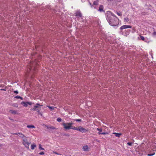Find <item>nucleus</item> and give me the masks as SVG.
<instances>
[{"label": "nucleus", "mask_w": 156, "mask_h": 156, "mask_svg": "<svg viewBox=\"0 0 156 156\" xmlns=\"http://www.w3.org/2000/svg\"><path fill=\"white\" fill-rule=\"evenodd\" d=\"M83 150L84 151H88V147L87 146H84L83 147Z\"/></svg>", "instance_id": "9d476101"}, {"label": "nucleus", "mask_w": 156, "mask_h": 156, "mask_svg": "<svg viewBox=\"0 0 156 156\" xmlns=\"http://www.w3.org/2000/svg\"><path fill=\"white\" fill-rule=\"evenodd\" d=\"M73 124V122L63 123L62 125L63 126V127L65 130H68L71 129V126Z\"/></svg>", "instance_id": "f03ea898"}, {"label": "nucleus", "mask_w": 156, "mask_h": 156, "mask_svg": "<svg viewBox=\"0 0 156 156\" xmlns=\"http://www.w3.org/2000/svg\"><path fill=\"white\" fill-rule=\"evenodd\" d=\"M41 106H42V105H41L40 104L38 103H37L34 106V107L36 108H39Z\"/></svg>", "instance_id": "ddd939ff"}, {"label": "nucleus", "mask_w": 156, "mask_h": 156, "mask_svg": "<svg viewBox=\"0 0 156 156\" xmlns=\"http://www.w3.org/2000/svg\"><path fill=\"white\" fill-rule=\"evenodd\" d=\"M83 0H81V1H82V2H83Z\"/></svg>", "instance_id": "a18cd8bd"}, {"label": "nucleus", "mask_w": 156, "mask_h": 156, "mask_svg": "<svg viewBox=\"0 0 156 156\" xmlns=\"http://www.w3.org/2000/svg\"><path fill=\"white\" fill-rule=\"evenodd\" d=\"M105 16L107 21L112 26H116L119 24V19L111 11H107L105 14Z\"/></svg>", "instance_id": "f257e3e1"}, {"label": "nucleus", "mask_w": 156, "mask_h": 156, "mask_svg": "<svg viewBox=\"0 0 156 156\" xmlns=\"http://www.w3.org/2000/svg\"><path fill=\"white\" fill-rule=\"evenodd\" d=\"M39 154L40 155H44V152H40L39 153Z\"/></svg>", "instance_id": "e433bc0d"}, {"label": "nucleus", "mask_w": 156, "mask_h": 156, "mask_svg": "<svg viewBox=\"0 0 156 156\" xmlns=\"http://www.w3.org/2000/svg\"><path fill=\"white\" fill-rule=\"evenodd\" d=\"M97 1H98V0H96Z\"/></svg>", "instance_id": "09e8293b"}, {"label": "nucleus", "mask_w": 156, "mask_h": 156, "mask_svg": "<svg viewBox=\"0 0 156 156\" xmlns=\"http://www.w3.org/2000/svg\"><path fill=\"white\" fill-rule=\"evenodd\" d=\"M23 143L25 147H28L29 145L30 144V142H28L27 139V138H25L23 140Z\"/></svg>", "instance_id": "7ed1b4c3"}, {"label": "nucleus", "mask_w": 156, "mask_h": 156, "mask_svg": "<svg viewBox=\"0 0 156 156\" xmlns=\"http://www.w3.org/2000/svg\"><path fill=\"white\" fill-rule=\"evenodd\" d=\"M113 134H115V136L118 137H119L120 136L122 135V133H113Z\"/></svg>", "instance_id": "1a4fd4ad"}, {"label": "nucleus", "mask_w": 156, "mask_h": 156, "mask_svg": "<svg viewBox=\"0 0 156 156\" xmlns=\"http://www.w3.org/2000/svg\"><path fill=\"white\" fill-rule=\"evenodd\" d=\"M14 93H16V94H18V92L17 90H15L14 91Z\"/></svg>", "instance_id": "58836bf2"}, {"label": "nucleus", "mask_w": 156, "mask_h": 156, "mask_svg": "<svg viewBox=\"0 0 156 156\" xmlns=\"http://www.w3.org/2000/svg\"><path fill=\"white\" fill-rule=\"evenodd\" d=\"M7 89V87H5V88L4 89L2 88V89H0V90H1L6 91Z\"/></svg>", "instance_id": "a878e982"}, {"label": "nucleus", "mask_w": 156, "mask_h": 156, "mask_svg": "<svg viewBox=\"0 0 156 156\" xmlns=\"http://www.w3.org/2000/svg\"><path fill=\"white\" fill-rule=\"evenodd\" d=\"M78 131L82 133H85L87 131L86 129L81 127V126H80L79 127H78Z\"/></svg>", "instance_id": "423d86ee"}, {"label": "nucleus", "mask_w": 156, "mask_h": 156, "mask_svg": "<svg viewBox=\"0 0 156 156\" xmlns=\"http://www.w3.org/2000/svg\"><path fill=\"white\" fill-rule=\"evenodd\" d=\"M124 21L125 22H128L129 21L128 18L127 17L125 18L124 19Z\"/></svg>", "instance_id": "393cba45"}, {"label": "nucleus", "mask_w": 156, "mask_h": 156, "mask_svg": "<svg viewBox=\"0 0 156 156\" xmlns=\"http://www.w3.org/2000/svg\"><path fill=\"white\" fill-rule=\"evenodd\" d=\"M98 5V3L97 1H94V2L93 5L94 6L95 5Z\"/></svg>", "instance_id": "412c9836"}, {"label": "nucleus", "mask_w": 156, "mask_h": 156, "mask_svg": "<svg viewBox=\"0 0 156 156\" xmlns=\"http://www.w3.org/2000/svg\"><path fill=\"white\" fill-rule=\"evenodd\" d=\"M71 129H73L74 130H78V128H77L76 127H75V126H72V125L71 126Z\"/></svg>", "instance_id": "4468645a"}, {"label": "nucleus", "mask_w": 156, "mask_h": 156, "mask_svg": "<svg viewBox=\"0 0 156 156\" xmlns=\"http://www.w3.org/2000/svg\"><path fill=\"white\" fill-rule=\"evenodd\" d=\"M75 120L76 121L78 122H80L81 121V119H75Z\"/></svg>", "instance_id": "72a5a7b5"}, {"label": "nucleus", "mask_w": 156, "mask_h": 156, "mask_svg": "<svg viewBox=\"0 0 156 156\" xmlns=\"http://www.w3.org/2000/svg\"><path fill=\"white\" fill-rule=\"evenodd\" d=\"M153 36H155L156 35V31H154L153 33Z\"/></svg>", "instance_id": "4c0bfd02"}, {"label": "nucleus", "mask_w": 156, "mask_h": 156, "mask_svg": "<svg viewBox=\"0 0 156 156\" xmlns=\"http://www.w3.org/2000/svg\"><path fill=\"white\" fill-rule=\"evenodd\" d=\"M13 106L16 107H17L18 106V105L17 104H13Z\"/></svg>", "instance_id": "473e14b6"}, {"label": "nucleus", "mask_w": 156, "mask_h": 156, "mask_svg": "<svg viewBox=\"0 0 156 156\" xmlns=\"http://www.w3.org/2000/svg\"><path fill=\"white\" fill-rule=\"evenodd\" d=\"M36 110L35 111H36L37 112H40V109L38 108H37L36 109Z\"/></svg>", "instance_id": "ea45409f"}, {"label": "nucleus", "mask_w": 156, "mask_h": 156, "mask_svg": "<svg viewBox=\"0 0 156 156\" xmlns=\"http://www.w3.org/2000/svg\"><path fill=\"white\" fill-rule=\"evenodd\" d=\"M21 104L25 107H27L28 106V104L27 103V102L23 101L21 103Z\"/></svg>", "instance_id": "9b49d317"}, {"label": "nucleus", "mask_w": 156, "mask_h": 156, "mask_svg": "<svg viewBox=\"0 0 156 156\" xmlns=\"http://www.w3.org/2000/svg\"><path fill=\"white\" fill-rule=\"evenodd\" d=\"M10 112L11 113L13 114H17V111L15 110H10Z\"/></svg>", "instance_id": "f8f14e48"}, {"label": "nucleus", "mask_w": 156, "mask_h": 156, "mask_svg": "<svg viewBox=\"0 0 156 156\" xmlns=\"http://www.w3.org/2000/svg\"><path fill=\"white\" fill-rule=\"evenodd\" d=\"M89 5H90L91 7L92 8H94V9H96L95 6H94L93 4H92L90 2H89Z\"/></svg>", "instance_id": "a211bd4d"}, {"label": "nucleus", "mask_w": 156, "mask_h": 156, "mask_svg": "<svg viewBox=\"0 0 156 156\" xmlns=\"http://www.w3.org/2000/svg\"><path fill=\"white\" fill-rule=\"evenodd\" d=\"M36 108L34 106V108L32 109V110H34V111H35L36 109Z\"/></svg>", "instance_id": "a19ab883"}, {"label": "nucleus", "mask_w": 156, "mask_h": 156, "mask_svg": "<svg viewBox=\"0 0 156 156\" xmlns=\"http://www.w3.org/2000/svg\"><path fill=\"white\" fill-rule=\"evenodd\" d=\"M103 8L104 7L103 5H100L99 6V9H98V10L101 12H104Z\"/></svg>", "instance_id": "6e6552de"}, {"label": "nucleus", "mask_w": 156, "mask_h": 156, "mask_svg": "<svg viewBox=\"0 0 156 156\" xmlns=\"http://www.w3.org/2000/svg\"><path fill=\"white\" fill-rule=\"evenodd\" d=\"M36 147V145L35 144H32L31 146V148L32 150L34 149V148Z\"/></svg>", "instance_id": "f3484780"}, {"label": "nucleus", "mask_w": 156, "mask_h": 156, "mask_svg": "<svg viewBox=\"0 0 156 156\" xmlns=\"http://www.w3.org/2000/svg\"><path fill=\"white\" fill-rule=\"evenodd\" d=\"M65 135L66 136H69V135H67V134H66V135Z\"/></svg>", "instance_id": "c03bdc74"}, {"label": "nucleus", "mask_w": 156, "mask_h": 156, "mask_svg": "<svg viewBox=\"0 0 156 156\" xmlns=\"http://www.w3.org/2000/svg\"><path fill=\"white\" fill-rule=\"evenodd\" d=\"M97 1H98V0H96Z\"/></svg>", "instance_id": "de8ad7c7"}, {"label": "nucleus", "mask_w": 156, "mask_h": 156, "mask_svg": "<svg viewBox=\"0 0 156 156\" xmlns=\"http://www.w3.org/2000/svg\"><path fill=\"white\" fill-rule=\"evenodd\" d=\"M49 128L50 129H55V128L53 126H51L49 127Z\"/></svg>", "instance_id": "c756f323"}, {"label": "nucleus", "mask_w": 156, "mask_h": 156, "mask_svg": "<svg viewBox=\"0 0 156 156\" xmlns=\"http://www.w3.org/2000/svg\"><path fill=\"white\" fill-rule=\"evenodd\" d=\"M133 143L132 142H128L127 143V144L129 146H132V144Z\"/></svg>", "instance_id": "cd10ccee"}, {"label": "nucleus", "mask_w": 156, "mask_h": 156, "mask_svg": "<svg viewBox=\"0 0 156 156\" xmlns=\"http://www.w3.org/2000/svg\"><path fill=\"white\" fill-rule=\"evenodd\" d=\"M98 134H102V135H105V134H107V133L106 132H102V133H101V132H99L98 133Z\"/></svg>", "instance_id": "aec40b11"}, {"label": "nucleus", "mask_w": 156, "mask_h": 156, "mask_svg": "<svg viewBox=\"0 0 156 156\" xmlns=\"http://www.w3.org/2000/svg\"><path fill=\"white\" fill-rule=\"evenodd\" d=\"M117 15H118L119 16H121L122 15V13L120 12H117Z\"/></svg>", "instance_id": "c9c22d12"}, {"label": "nucleus", "mask_w": 156, "mask_h": 156, "mask_svg": "<svg viewBox=\"0 0 156 156\" xmlns=\"http://www.w3.org/2000/svg\"><path fill=\"white\" fill-rule=\"evenodd\" d=\"M56 120L58 122H61L62 121V119L61 118H58Z\"/></svg>", "instance_id": "b1692460"}, {"label": "nucleus", "mask_w": 156, "mask_h": 156, "mask_svg": "<svg viewBox=\"0 0 156 156\" xmlns=\"http://www.w3.org/2000/svg\"><path fill=\"white\" fill-rule=\"evenodd\" d=\"M30 68H29V70L30 71H32L33 70L35 69L34 67H31L30 66Z\"/></svg>", "instance_id": "5701e85b"}, {"label": "nucleus", "mask_w": 156, "mask_h": 156, "mask_svg": "<svg viewBox=\"0 0 156 156\" xmlns=\"http://www.w3.org/2000/svg\"><path fill=\"white\" fill-rule=\"evenodd\" d=\"M4 86V85H0V87H3Z\"/></svg>", "instance_id": "79ce46f5"}, {"label": "nucleus", "mask_w": 156, "mask_h": 156, "mask_svg": "<svg viewBox=\"0 0 156 156\" xmlns=\"http://www.w3.org/2000/svg\"><path fill=\"white\" fill-rule=\"evenodd\" d=\"M154 154H155V153H153V154H147V155L148 156H152V155H154Z\"/></svg>", "instance_id": "2f4dec72"}, {"label": "nucleus", "mask_w": 156, "mask_h": 156, "mask_svg": "<svg viewBox=\"0 0 156 156\" xmlns=\"http://www.w3.org/2000/svg\"><path fill=\"white\" fill-rule=\"evenodd\" d=\"M108 2H112L113 1H116L119 2H121L122 0H106Z\"/></svg>", "instance_id": "6ab92c4d"}, {"label": "nucleus", "mask_w": 156, "mask_h": 156, "mask_svg": "<svg viewBox=\"0 0 156 156\" xmlns=\"http://www.w3.org/2000/svg\"><path fill=\"white\" fill-rule=\"evenodd\" d=\"M14 134L19 136L21 138H23L25 137L24 135L22 133H14Z\"/></svg>", "instance_id": "0eeeda50"}, {"label": "nucleus", "mask_w": 156, "mask_h": 156, "mask_svg": "<svg viewBox=\"0 0 156 156\" xmlns=\"http://www.w3.org/2000/svg\"><path fill=\"white\" fill-rule=\"evenodd\" d=\"M15 98H16V99H20L21 100H23V98L22 97L20 96H16V97H15Z\"/></svg>", "instance_id": "dca6fc26"}, {"label": "nucleus", "mask_w": 156, "mask_h": 156, "mask_svg": "<svg viewBox=\"0 0 156 156\" xmlns=\"http://www.w3.org/2000/svg\"><path fill=\"white\" fill-rule=\"evenodd\" d=\"M140 37L141 39L142 40H143V41H144V40L145 38H144V37H143V36H140Z\"/></svg>", "instance_id": "bb28decb"}, {"label": "nucleus", "mask_w": 156, "mask_h": 156, "mask_svg": "<svg viewBox=\"0 0 156 156\" xmlns=\"http://www.w3.org/2000/svg\"><path fill=\"white\" fill-rule=\"evenodd\" d=\"M97 129L100 132H101L102 131L101 129L97 128Z\"/></svg>", "instance_id": "f704fd0d"}, {"label": "nucleus", "mask_w": 156, "mask_h": 156, "mask_svg": "<svg viewBox=\"0 0 156 156\" xmlns=\"http://www.w3.org/2000/svg\"><path fill=\"white\" fill-rule=\"evenodd\" d=\"M48 108H49L51 110V111L53 110H54V107H53V106H48Z\"/></svg>", "instance_id": "4be33fe9"}, {"label": "nucleus", "mask_w": 156, "mask_h": 156, "mask_svg": "<svg viewBox=\"0 0 156 156\" xmlns=\"http://www.w3.org/2000/svg\"><path fill=\"white\" fill-rule=\"evenodd\" d=\"M75 16L77 17H80L81 18H82V14L80 11H77L76 12Z\"/></svg>", "instance_id": "39448f33"}, {"label": "nucleus", "mask_w": 156, "mask_h": 156, "mask_svg": "<svg viewBox=\"0 0 156 156\" xmlns=\"http://www.w3.org/2000/svg\"><path fill=\"white\" fill-rule=\"evenodd\" d=\"M39 149H41L42 150H44V148L42 147H41V144H40L39 145Z\"/></svg>", "instance_id": "c85d7f7f"}, {"label": "nucleus", "mask_w": 156, "mask_h": 156, "mask_svg": "<svg viewBox=\"0 0 156 156\" xmlns=\"http://www.w3.org/2000/svg\"><path fill=\"white\" fill-rule=\"evenodd\" d=\"M132 26L130 25H124L122 26L120 28V29L122 30L127 28H131Z\"/></svg>", "instance_id": "20e7f679"}, {"label": "nucleus", "mask_w": 156, "mask_h": 156, "mask_svg": "<svg viewBox=\"0 0 156 156\" xmlns=\"http://www.w3.org/2000/svg\"><path fill=\"white\" fill-rule=\"evenodd\" d=\"M27 127L28 128H34L35 126L33 125H28L27 126Z\"/></svg>", "instance_id": "2eb2a0df"}, {"label": "nucleus", "mask_w": 156, "mask_h": 156, "mask_svg": "<svg viewBox=\"0 0 156 156\" xmlns=\"http://www.w3.org/2000/svg\"><path fill=\"white\" fill-rule=\"evenodd\" d=\"M27 103L28 105H32V103L30 102H27Z\"/></svg>", "instance_id": "7c9ffc66"}, {"label": "nucleus", "mask_w": 156, "mask_h": 156, "mask_svg": "<svg viewBox=\"0 0 156 156\" xmlns=\"http://www.w3.org/2000/svg\"><path fill=\"white\" fill-rule=\"evenodd\" d=\"M83 0H81V1H82V2H83Z\"/></svg>", "instance_id": "49530a36"}, {"label": "nucleus", "mask_w": 156, "mask_h": 156, "mask_svg": "<svg viewBox=\"0 0 156 156\" xmlns=\"http://www.w3.org/2000/svg\"><path fill=\"white\" fill-rule=\"evenodd\" d=\"M54 153L55 154H59L57 152H54Z\"/></svg>", "instance_id": "37998d69"}]
</instances>
